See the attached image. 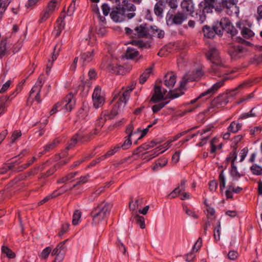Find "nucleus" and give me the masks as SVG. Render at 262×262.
<instances>
[{
    "label": "nucleus",
    "instance_id": "32",
    "mask_svg": "<svg viewBox=\"0 0 262 262\" xmlns=\"http://www.w3.org/2000/svg\"><path fill=\"white\" fill-rule=\"evenodd\" d=\"M135 82H132L130 85L128 86L126 88V90L122 93H121V95L123 96L124 98H125V99L128 100L130 96V93H131L132 90L134 89V88H135Z\"/></svg>",
    "mask_w": 262,
    "mask_h": 262
},
{
    "label": "nucleus",
    "instance_id": "52",
    "mask_svg": "<svg viewBox=\"0 0 262 262\" xmlns=\"http://www.w3.org/2000/svg\"><path fill=\"white\" fill-rule=\"evenodd\" d=\"M219 181H220V187L221 190L225 187L226 186V180L224 174V171L222 170L219 176Z\"/></svg>",
    "mask_w": 262,
    "mask_h": 262
},
{
    "label": "nucleus",
    "instance_id": "58",
    "mask_svg": "<svg viewBox=\"0 0 262 262\" xmlns=\"http://www.w3.org/2000/svg\"><path fill=\"white\" fill-rule=\"evenodd\" d=\"M219 142V139L216 138H214L210 141V145H211V150L210 152L213 154L215 153L216 149L217 146H216V144Z\"/></svg>",
    "mask_w": 262,
    "mask_h": 262
},
{
    "label": "nucleus",
    "instance_id": "25",
    "mask_svg": "<svg viewBox=\"0 0 262 262\" xmlns=\"http://www.w3.org/2000/svg\"><path fill=\"white\" fill-rule=\"evenodd\" d=\"M164 9V5L163 2L159 1L157 3L154 7V13L159 16L162 17L163 16V12Z\"/></svg>",
    "mask_w": 262,
    "mask_h": 262
},
{
    "label": "nucleus",
    "instance_id": "60",
    "mask_svg": "<svg viewBox=\"0 0 262 262\" xmlns=\"http://www.w3.org/2000/svg\"><path fill=\"white\" fill-rule=\"evenodd\" d=\"M6 43V40H2L0 42V57H2L5 54Z\"/></svg>",
    "mask_w": 262,
    "mask_h": 262
},
{
    "label": "nucleus",
    "instance_id": "51",
    "mask_svg": "<svg viewBox=\"0 0 262 262\" xmlns=\"http://www.w3.org/2000/svg\"><path fill=\"white\" fill-rule=\"evenodd\" d=\"M120 148V146L119 145H117L114 147V148L108 150L106 154L102 156V159H106L107 157H109L111 156L114 155L116 152H117L118 150Z\"/></svg>",
    "mask_w": 262,
    "mask_h": 262
},
{
    "label": "nucleus",
    "instance_id": "54",
    "mask_svg": "<svg viewBox=\"0 0 262 262\" xmlns=\"http://www.w3.org/2000/svg\"><path fill=\"white\" fill-rule=\"evenodd\" d=\"M52 249L50 247H47L44 249L39 255V257L41 259H46L50 253L51 252Z\"/></svg>",
    "mask_w": 262,
    "mask_h": 262
},
{
    "label": "nucleus",
    "instance_id": "18",
    "mask_svg": "<svg viewBox=\"0 0 262 262\" xmlns=\"http://www.w3.org/2000/svg\"><path fill=\"white\" fill-rule=\"evenodd\" d=\"M176 82V77L172 73H168L166 74L164 78V85L169 89L171 90L174 86Z\"/></svg>",
    "mask_w": 262,
    "mask_h": 262
},
{
    "label": "nucleus",
    "instance_id": "62",
    "mask_svg": "<svg viewBox=\"0 0 262 262\" xmlns=\"http://www.w3.org/2000/svg\"><path fill=\"white\" fill-rule=\"evenodd\" d=\"M103 67L106 70H107L109 72H116V67L114 66L113 64L108 63H103Z\"/></svg>",
    "mask_w": 262,
    "mask_h": 262
},
{
    "label": "nucleus",
    "instance_id": "31",
    "mask_svg": "<svg viewBox=\"0 0 262 262\" xmlns=\"http://www.w3.org/2000/svg\"><path fill=\"white\" fill-rule=\"evenodd\" d=\"M90 111L89 106L88 104L83 103L82 107L78 112V115L80 118L85 119L87 117Z\"/></svg>",
    "mask_w": 262,
    "mask_h": 262
},
{
    "label": "nucleus",
    "instance_id": "30",
    "mask_svg": "<svg viewBox=\"0 0 262 262\" xmlns=\"http://www.w3.org/2000/svg\"><path fill=\"white\" fill-rule=\"evenodd\" d=\"M242 126V124L241 123L233 121L228 127V131L232 133H236L241 129Z\"/></svg>",
    "mask_w": 262,
    "mask_h": 262
},
{
    "label": "nucleus",
    "instance_id": "21",
    "mask_svg": "<svg viewBox=\"0 0 262 262\" xmlns=\"http://www.w3.org/2000/svg\"><path fill=\"white\" fill-rule=\"evenodd\" d=\"M232 157L231 174L234 179L237 180L240 178L241 174L238 172L237 168L234 165V161L236 159V154L235 151L233 152Z\"/></svg>",
    "mask_w": 262,
    "mask_h": 262
},
{
    "label": "nucleus",
    "instance_id": "26",
    "mask_svg": "<svg viewBox=\"0 0 262 262\" xmlns=\"http://www.w3.org/2000/svg\"><path fill=\"white\" fill-rule=\"evenodd\" d=\"M133 216L135 223L139 225L141 229L145 228V219L143 216L139 215L136 212L133 214Z\"/></svg>",
    "mask_w": 262,
    "mask_h": 262
},
{
    "label": "nucleus",
    "instance_id": "44",
    "mask_svg": "<svg viewBox=\"0 0 262 262\" xmlns=\"http://www.w3.org/2000/svg\"><path fill=\"white\" fill-rule=\"evenodd\" d=\"M81 217V212L79 210H76L74 211L73 215L72 224L73 225H77L78 224L80 218Z\"/></svg>",
    "mask_w": 262,
    "mask_h": 262
},
{
    "label": "nucleus",
    "instance_id": "41",
    "mask_svg": "<svg viewBox=\"0 0 262 262\" xmlns=\"http://www.w3.org/2000/svg\"><path fill=\"white\" fill-rule=\"evenodd\" d=\"M143 200L142 199L136 200L134 203L132 200H131L129 204V209L134 211L137 209L139 206H141Z\"/></svg>",
    "mask_w": 262,
    "mask_h": 262
},
{
    "label": "nucleus",
    "instance_id": "49",
    "mask_svg": "<svg viewBox=\"0 0 262 262\" xmlns=\"http://www.w3.org/2000/svg\"><path fill=\"white\" fill-rule=\"evenodd\" d=\"M77 174V172H71L67 176L61 178L59 181H58V183H64L68 181L72 180Z\"/></svg>",
    "mask_w": 262,
    "mask_h": 262
},
{
    "label": "nucleus",
    "instance_id": "2",
    "mask_svg": "<svg viewBox=\"0 0 262 262\" xmlns=\"http://www.w3.org/2000/svg\"><path fill=\"white\" fill-rule=\"evenodd\" d=\"M206 56L207 60L211 63L210 72L218 76H221L220 73H222L225 66L218 50L214 47H210L209 50L206 53Z\"/></svg>",
    "mask_w": 262,
    "mask_h": 262
},
{
    "label": "nucleus",
    "instance_id": "12",
    "mask_svg": "<svg viewBox=\"0 0 262 262\" xmlns=\"http://www.w3.org/2000/svg\"><path fill=\"white\" fill-rule=\"evenodd\" d=\"M110 16L115 22H121L125 19V12L124 8L116 7L112 9Z\"/></svg>",
    "mask_w": 262,
    "mask_h": 262
},
{
    "label": "nucleus",
    "instance_id": "59",
    "mask_svg": "<svg viewBox=\"0 0 262 262\" xmlns=\"http://www.w3.org/2000/svg\"><path fill=\"white\" fill-rule=\"evenodd\" d=\"M125 141L121 147L123 149H128L130 147V146L132 145V141L130 140V137L126 136L125 138Z\"/></svg>",
    "mask_w": 262,
    "mask_h": 262
},
{
    "label": "nucleus",
    "instance_id": "1",
    "mask_svg": "<svg viewBox=\"0 0 262 262\" xmlns=\"http://www.w3.org/2000/svg\"><path fill=\"white\" fill-rule=\"evenodd\" d=\"M237 3L238 0H221V2H218V0H204V6L214 8L217 12L225 10L229 15H238L239 10Z\"/></svg>",
    "mask_w": 262,
    "mask_h": 262
},
{
    "label": "nucleus",
    "instance_id": "8",
    "mask_svg": "<svg viewBox=\"0 0 262 262\" xmlns=\"http://www.w3.org/2000/svg\"><path fill=\"white\" fill-rule=\"evenodd\" d=\"M59 110H63V112H70L74 107L75 104V100L74 99L73 95L69 94L67 95L61 102Z\"/></svg>",
    "mask_w": 262,
    "mask_h": 262
},
{
    "label": "nucleus",
    "instance_id": "29",
    "mask_svg": "<svg viewBox=\"0 0 262 262\" xmlns=\"http://www.w3.org/2000/svg\"><path fill=\"white\" fill-rule=\"evenodd\" d=\"M12 0H0V20Z\"/></svg>",
    "mask_w": 262,
    "mask_h": 262
},
{
    "label": "nucleus",
    "instance_id": "9",
    "mask_svg": "<svg viewBox=\"0 0 262 262\" xmlns=\"http://www.w3.org/2000/svg\"><path fill=\"white\" fill-rule=\"evenodd\" d=\"M219 27L222 31L225 30L227 32L230 34L232 36H235L238 32L236 29L231 24V22L228 18L224 17L221 19L219 23Z\"/></svg>",
    "mask_w": 262,
    "mask_h": 262
},
{
    "label": "nucleus",
    "instance_id": "56",
    "mask_svg": "<svg viewBox=\"0 0 262 262\" xmlns=\"http://www.w3.org/2000/svg\"><path fill=\"white\" fill-rule=\"evenodd\" d=\"M56 7V0H53L50 2L48 6L46 8L47 10L49 11L50 13L53 14V12L55 11V8Z\"/></svg>",
    "mask_w": 262,
    "mask_h": 262
},
{
    "label": "nucleus",
    "instance_id": "61",
    "mask_svg": "<svg viewBox=\"0 0 262 262\" xmlns=\"http://www.w3.org/2000/svg\"><path fill=\"white\" fill-rule=\"evenodd\" d=\"M39 2L38 0H28L26 4V7L27 9H32L36 5H37Z\"/></svg>",
    "mask_w": 262,
    "mask_h": 262
},
{
    "label": "nucleus",
    "instance_id": "47",
    "mask_svg": "<svg viewBox=\"0 0 262 262\" xmlns=\"http://www.w3.org/2000/svg\"><path fill=\"white\" fill-rule=\"evenodd\" d=\"M52 14L46 9H44L40 14V18L39 20V23H42L45 21Z\"/></svg>",
    "mask_w": 262,
    "mask_h": 262
},
{
    "label": "nucleus",
    "instance_id": "57",
    "mask_svg": "<svg viewBox=\"0 0 262 262\" xmlns=\"http://www.w3.org/2000/svg\"><path fill=\"white\" fill-rule=\"evenodd\" d=\"M196 17L198 18V21L200 24H203L205 22L206 19V16L205 13L200 10L199 12L196 13Z\"/></svg>",
    "mask_w": 262,
    "mask_h": 262
},
{
    "label": "nucleus",
    "instance_id": "13",
    "mask_svg": "<svg viewBox=\"0 0 262 262\" xmlns=\"http://www.w3.org/2000/svg\"><path fill=\"white\" fill-rule=\"evenodd\" d=\"M88 140L87 134H83L82 132H79L75 134L71 139L70 142L69 143L66 149L69 150L73 146H74L78 142H84Z\"/></svg>",
    "mask_w": 262,
    "mask_h": 262
},
{
    "label": "nucleus",
    "instance_id": "33",
    "mask_svg": "<svg viewBox=\"0 0 262 262\" xmlns=\"http://www.w3.org/2000/svg\"><path fill=\"white\" fill-rule=\"evenodd\" d=\"M213 128V125H209L202 129V131H198L197 133L198 134H200L201 136H205L209 137L212 133Z\"/></svg>",
    "mask_w": 262,
    "mask_h": 262
},
{
    "label": "nucleus",
    "instance_id": "48",
    "mask_svg": "<svg viewBox=\"0 0 262 262\" xmlns=\"http://www.w3.org/2000/svg\"><path fill=\"white\" fill-rule=\"evenodd\" d=\"M221 229V223L219 222L217 226L214 229L213 236L215 242H218L220 239Z\"/></svg>",
    "mask_w": 262,
    "mask_h": 262
},
{
    "label": "nucleus",
    "instance_id": "7",
    "mask_svg": "<svg viewBox=\"0 0 262 262\" xmlns=\"http://www.w3.org/2000/svg\"><path fill=\"white\" fill-rule=\"evenodd\" d=\"M186 19V15L181 12H178L173 15L172 12L168 11L166 17L167 24L170 25L173 24L180 25Z\"/></svg>",
    "mask_w": 262,
    "mask_h": 262
},
{
    "label": "nucleus",
    "instance_id": "23",
    "mask_svg": "<svg viewBox=\"0 0 262 262\" xmlns=\"http://www.w3.org/2000/svg\"><path fill=\"white\" fill-rule=\"evenodd\" d=\"M136 7L133 4H129L127 6V8H124L125 18L126 17L128 19H132L135 16Z\"/></svg>",
    "mask_w": 262,
    "mask_h": 262
},
{
    "label": "nucleus",
    "instance_id": "17",
    "mask_svg": "<svg viewBox=\"0 0 262 262\" xmlns=\"http://www.w3.org/2000/svg\"><path fill=\"white\" fill-rule=\"evenodd\" d=\"M96 51V49L93 48L81 54L80 60L82 61L83 64H86L93 60Z\"/></svg>",
    "mask_w": 262,
    "mask_h": 262
},
{
    "label": "nucleus",
    "instance_id": "50",
    "mask_svg": "<svg viewBox=\"0 0 262 262\" xmlns=\"http://www.w3.org/2000/svg\"><path fill=\"white\" fill-rule=\"evenodd\" d=\"M250 169L253 174L259 176L261 175L262 167L256 164L253 165Z\"/></svg>",
    "mask_w": 262,
    "mask_h": 262
},
{
    "label": "nucleus",
    "instance_id": "45",
    "mask_svg": "<svg viewBox=\"0 0 262 262\" xmlns=\"http://www.w3.org/2000/svg\"><path fill=\"white\" fill-rule=\"evenodd\" d=\"M64 26L65 23L63 21V19L59 17L57 21V36H58L60 35L61 31L64 29Z\"/></svg>",
    "mask_w": 262,
    "mask_h": 262
},
{
    "label": "nucleus",
    "instance_id": "63",
    "mask_svg": "<svg viewBox=\"0 0 262 262\" xmlns=\"http://www.w3.org/2000/svg\"><path fill=\"white\" fill-rule=\"evenodd\" d=\"M202 245V240L201 237H199L193 247L192 252H197L201 248Z\"/></svg>",
    "mask_w": 262,
    "mask_h": 262
},
{
    "label": "nucleus",
    "instance_id": "16",
    "mask_svg": "<svg viewBox=\"0 0 262 262\" xmlns=\"http://www.w3.org/2000/svg\"><path fill=\"white\" fill-rule=\"evenodd\" d=\"M167 92V90H163L162 91L160 86L157 85L155 87L154 94H153L151 101L156 103L162 100Z\"/></svg>",
    "mask_w": 262,
    "mask_h": 262
},
{
    "label": "nucleus",
    "instance_id": "6",
    "mask_svg": "<svg viewBox=\"0 0 262 262\" xmlns=\"http://www.w3.org/2000/svg\"><path fill=\"white\" fill-rule=\"evenodd\" d=\"M220 74L221 76L220 77H223L222 79L214 84L210 89L201 94L199 97H202L205 96H207L209 97L215 93L217 90L224 85V82L226 80L231 79L230 77L228 76L226 73H224L223 71H222V73H220Z\"/></svg>",
    "mask_w": 262,
    "mask_h": 262
},
{
    "label": "nucleus",
    "instance_id": "36",
    "mask_svg": "<svg viewBox=\"0 0 262 262\" xmlns=\"http://www.w3.org/2000/svg\"><path fill=\"white\" fill-rule=\"evenodd\" d=\"M161 147H157L152 150L150 151L149 152V154L147 156L145 157L144 160H145L146 161H149L154 158L156 157L159 154H160V151L161 150Z\"/></svg>",
    "mask_w": 262,
    "mask_h": 262
},
{
    "label": "nucleus",
    "instance_id": "3",
    "mask_svg": "<svg viewBox=\"0 0 262 262\" xmlns=\"http://www.w3.org/2000/svg\"><path fill=\"white\" fill-rule=\"evenodd\" d=\"M111 209V205L105 201L98 204L91 212L92 224L98 225L106 219L110 214Z\"/></svg>",
    "mask_w": 262,
    "mask_h": 262
},
{
    "label": "nucleus",
    "instance_id": "46",
    "mask_svg": "<svg viewBox=\"0 0 262 262\" xmlns=\"http://www.w3.org/2000/svg\"><path fill=\"white\" fill-rule=\"evenodd\" d=\"M61 47V45L60 43H57L54 47V51L52 56V60L51 62H52V63L57 59L58 55L60 51Z\"/></svg>",
    "mask_w": 262,
    "mask_h": 262
},
{
    "label": "nucleus",
    "instance_id": "15",
    "mask_svg": "<svg viewBox=\"0 0 262 262\" xmlns=\"http://www.w3.org/2000/svg\"><path fill=\"white\" fill-rule=\"evenodd\" d=\"M217 26H214L213 28L207 26H205L203 29V32L205 37L207 38H213L215 34H222V31Z\"/></svg>",
    "mask_w": 262,
    "mask_h": 262
},
{
    "label": "nucleus",
    "instance_id": "19",
    "mask_svg": "<svg viewBox=\"0 0 262 262\" xmlns=\"http://www.w3.org/2000/svg\"><path fill=\"white\" fill-rule=\"evenodd\" d=\"M164 31L156 26H151L148 28V36H157L162 38L164 37Z\"/></svg>",
    "mask_w": 262,
    "mask_h": 262
},
{
    "label": "nucleus",
    "instance_id": "24",
    "mask_svg": "<svg viewBox=\"0 0 262 262\" xmlns=\"http://www.w3.org/2000/svg\"><path fill=\"white\" fill-rule=\"evenodd\" d=\"M181 8L184 11L191 13L193 9L192 0H183L181 2Z\"/></svg>",
    "mask_w": 262,
    "mask_h": 262
},
{
    "label": "nucleus",
    "instance_id": "5",
    "mask_svg": "<svg viewBox=\"0 0 262 262\" xmlns=\"http://www.w3.org/2000/svg\"><path fill=\"white\" fill-rule=\"evenodd\" d=\"M45 81V80L43 76L42 75H40L38 78L35 85L33 86L30 92L28 101L32 98V99H34L38 103H40L41 102L40 93Z\"/></svg>",
    "mask_w": 262,
    "mask_h": 262
},
{
    "label": "nucleus",
    "instance_id": "37",
    "mask_svg": "<svg viewBox=\"0 0 262 262\" xmlns=\"http://www.w3.org/2000/svg\"><path fill=\"white\" fill-rule=\"evenodd\" d=\"M59 141L55 139L52 141L51 142L49 143L44 146V150L45 152L50 151L54 149L59 144Z\"/></svg>",
    "mask_w": 262,
    "mask_h": 262
},
{
    "label": "nucleus",
    "instance_id": "20",
    "mask_svg": "<svg viewBox=\"0 0 262 262\" xmlns=\"http://www.w3.org/2000/svg\"><path fill=\"white\" fill-rule=\"evenodd\" d=\"M111 115L109 114L108 111H104L102 112L100 116L97 120V125L99 127H102L107 119H112L113 118H111Z\"/></svg>",
    "mask_w": 262,
    "mask_h": 262
},
{
    "label": "nucleus",
    "instance_id": "27",
    "mask_svg": "<svg viewBox=\"0 0 262 262\" xmlns=\"http://www.w3.org/2000/svg\"><path fill=\"white\" fill-rule=\"evenodd\" d=\"M153 70V66H151L145 70L144 73L140 76L139 79V82L141 84H143L148 78L150 74L152 73Z\"/></svg>",
    "mask_w": 262,
    "mask_h": 262
},
{
    "label": "nucleus",
    "instance_id": "40",
    "mask_svg": "<svg viewBox=\"0 0 262 262\" xmlns=\"http://www.w3.org/2000/svg\"><path fill=\"white\" fill-rule=\"evenodd\" d=\"M138 55V52L135 49L131 48H128L126 52V58L128 59H134L137 57Z\"/></svg>",
    "mask_w": 262,
    "mask_h": 262
},
{
    "label": "nucleus",
    "instance_id": "28",
    "mask_svg": "<svg viewBox=\"0 0 262 262\" xmlns=\"http://www.w3.org/2000/svg\"><path fill=\"white\" fill-rule=\"evenodd\" d=\"M1 251L2 253L9 259L14 258L16 256L15 253L7 246H3L1 248Z\"/></svg>",
    "mask_w": 262,
    "mask_h": 262
},
{
    "label": "nucleus",
    "instance_id": "55",
    "mask_svg": "<svg viewBox=\"0 0 262 262\" xmlns=\"http://www.w3.org/2000/svg\"><path fill=\"white\" fill-rule=\"evenodd\" d=\"M252 85V81L248 80L244 81L243 83H241L237 88H236L234 91H236L239 89H242L245 88H247Z\"/></svg>",
    "mask_w": 262,
    "mask_h": 262
},
{
    "label": "nucleus",
    "instance_id": "4",
    "mask_svg": "<svg viewBox=\"0 0 262 262\" xmlns=\"http://www.w3.org/2000/svg\"><path fill=\"white\" fill-rule=\"evenodd\" d=\"M127 100L121 95L120 92L115 94L113 100L115 104L111 112L109 113L111 115L110 117L114 118L117 115L120 114Z\"/></svg>",
    "mask_w": 262,
    "mask_h": 262
},
{
    "label": "nucleus",
    "instance_id": "35",
    "mask_svg": "<svg viewBox=\"0 0 262 262\" xmlns=\"http://www.w3.org/2000/svg\"><path fill=\"white\" fill-rule=\"evenodd\" d=\"M10 97V96H3L0 98V115L3 114L6 109L7 106L6 102L8 101Z\"/></svg>",
    "mask_w": 262,
    "mask_h": 262
},
{
    "label": "nucleus",
    "instance_id": "11",
    "mask_svg": "<svg viewBox=\"0 0 262 262\" xmlns=\"http://www.w3.org/2000/svg\"><path fill=\"white\" fill-rule=\"evenodd\" d=\"M67 240H65L62 242L59 243L56 248H55L51 253L53 256L56 255V257L54 262H60L61 261L64 256V249L66 247L64 244Z\"/></svg>",
    "mask_w": 262,
    "mask_h": 262
},
{
    "label": "nucleus",
    "instance_id": "43",
    "mask_svg": "<svg viewBox=\"0 0 262 262\" xmlns=\"http://www.w3.org/2000/svg\"><path fill=\"white\" fill-rule=\"evenodd\" d=\"M215 101L216 103H218L220 105L224 106L229 102L228 96L227 95H224L217 97Z\"/></svg>",
    "mask_w": 262,
    "mask_h": 262
},
{
    "label": "nucleus",
    "instance_id": "53",
    "mask_svg": "<svg viewBox=\"0 0 262 262\" xmlns=\"http://www.w3.org/2000/svg\"><path fill=\"white\" fill-rule=\"evenodd\" d=\"M168 102H161L157 104H155L152 106V110L154 113H157L163 108Z\"/></svg>",
    "mask_w": 262,
    "mask_h": 262
},
{
    "label": "nucleus",
    "instance_id": "39",
    "mask_svg": "<svg viewBox=\"0 0 262 262\" xmlns=\"http://www.w3.org/2000/svg\"><path fill=\"white\" fill-rule=\"evenodd\" d=\"M241 34L243 37L246 39H249L254 36V33L249 28L244 27L241 31Z\"/></svg>",
    "mask_w": 262,
    "mask_h": 262
},
{
    "label": "nucleus",
    "instance_id": "14",
    "mask_svg": "<svg viewBox=\"0 0 262 262\" xmlns=\"http://www.w3.org/2000/svg\"><path fill=\"white\" fill-rule=\"evenodd\" d=\"M203 72L202 70L199 69L193 71V76L189 78L183 77L182 80L180 82V87L183 88L185 87L187 82L199 80L203 75Z\"/></svg>",
    "mask_w": 262,
    "mask_h": 262
},
{
    "label": "nucleus",
    "instance_id": "42",
    "mask_svg": "<svg viewBox=\"0 0 262 262\" xmlns=\"http://www.w3.org/2000/svg\"><path fill=\"white\" fill-rule=\"evenodd\" d=\"M61 193V192H58L57 191H55L52 194L46 196L43 199H42L41 201H40L38 203V205H42L43 204L48 202L51 199L55 198V197L59 195Z\"/></svg>",
    "mask_w": 262,
    "mask_h": 262
},
{
    "label": "nucleus",
    "instance_id": "34",
    "mask_svg": "<svg viewBox=\"0 0 262 262\" xmlns=\"http://www.w3.org/2000/svg\"><path fill=\"white\" fill-rule=\"evenodd\" d=\"M168 162V159L165 158H163L162 159H159L158 160L155 165L152 167V169L154 170H157L160 168H162L165 166Z\"/></svg>",
    "mask_w": 262,
    "mask_h": 262
},
{
    "label": "nucleus",
    "instance_id": "10",
    "mask_svg": "<svg viewBox=\"0 0 262 262\" xmlns=\"http://www.w3.org/2000/svg\"><path fill=\"white\" fill-rule=\"evenodd\" d=\"M92 98L93 104L95 108H98L102 106L104 103V98L101 93V89L99 86H96L94 89Z\"/></svg>",
    "mask_w": 262,
    "mask_h": 262
},
{
    "label": "nucleus",
    "instance_id": "38",
    "mask_svg": "<svg viewBox=\"0 0 262 262\" xmlns=\"http://www.w3.org/2000/svg\"><path fill=\"white\" fill-rule=\"evenodd\" d=\"M134 126L132 124H129L126 127L125 132L127 134V137H131L132 136H136L140 132V129L138 128L136 130L133 132Z\"/></svg>",
    "mask_w": 262,
    "mask_h": 262
},
{
    "label": "nucleus",
    "instance_id": "22",
    "mask_svg": "<svg viewBox=\"0 0 262 262\" xmlns=\"http://www.w3.org/2000/svg\"><path fill=\"white\" fill-rule=\"evenodd\" d=\"M135 35L139 37H143L148 36V28H146L143 25H140L135 28L134 30Z\"/></svg>",
    "mask_w": 262,
    "mask_h": 262
},
{
    "label": "nucleus",
    "instance_id": "64",
    "mask_svg": "<svg viewBox=\"0 0 262 262\" xmlns=\"http://www.w3.org/2000/svg\"><path fill=\"white\" fill-rule=\"evenodd\" d=\"M96 32L98 35L102 36L105 34L106 30L103 25H100L99 26H98L96 28Z\"/></svg>",
    "mask_w": 262,
    "mask_h": 262
}]
</instances>
